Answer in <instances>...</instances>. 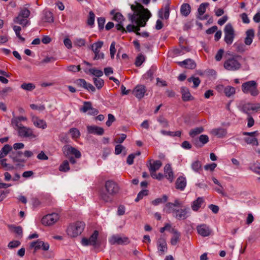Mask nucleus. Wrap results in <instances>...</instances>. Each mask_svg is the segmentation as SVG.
I'll list each match as a JSON object with an SVG mask.
<instances>
[{
    "instance_id": "63",
    "label": "nucleus",
    "mask_w": 260,
    "mask_h": 260,
    "mask_svg": "<svg viewBox=\"0 0 260 260\" xmlns=\"http://www.w3.org/2000/svg\"><path fill=\"white\" fill-rule=\"evenodd\" d=\"M20 244L19 241H13L9 243L8 247L10 248H14L18 247Z\"/></svg>"
},
{
    "instance_id": "24",
    "label": "nucleus",
    "mask_w": 260,
    "mask_h": 260,
    "mask_svg": "<svg viewBox=\"0 0 260 260\" xmlns=\"http://www.w3.org/2000/svg\"><path fill=\"white\" fill-rule=\"evenodd\" d=\"M31 121L34 125L39 128L45 129L47 127V123L45 121L40 119L38 117L32 116Z\"/></svg>"
},
{
    "instance_id": "19",
    "label": "nucleus",
    "mask_w": 260,
    "mask_h": 260,
    "mask_svg": "<svg viewBox=\"0 0 260 260\" xmlns=\"http://www.w3.org/2000/svg\"><path fill=\"white\" fill-rule=\"evenodd\" d=\"M30 247H34L35 251L40 249L47 251L49 249V245L48 243H45L40 240H38L32 242L30 244Z\"/></svg>"
},
{
    "instance_id": "17",
    "label": "nucleus",
    "mask_w": 260,
    "mask_h": 260,
    "mask_svg": "<svg viewBox=\"0 0 260 260\" xmlns=\"http://www.w3.org/2000/svg\"><path fill=\"white\" fill-rule=\"evenodd\" d=\"M146 92V87L143 85H138L133 90V94L138 99H142Z\"/></svg>"
},
{
    "instance_id": "56",
    "label": "nucleus",
    "mask_w": 260,
    "mask_h": 260,
    "mask_svg": "<svg viewBox=\"0 0 260 260\" xmlns=\"http://www.w3.org/2000/svg\"><path fill=\"white\" fill-rule=\"evenodd\" d=\"M9 227L10 229H13L14 232L18 235H22V229L21 226H15L14 225H9Z\"/></svg>"
},
{
    "instance_id": "1",
    "label": "nucleus",
    "mask_w": 260,
    "mask_h": 260,
    "mask_svg": "<svg viewBox=\"0 0 260 260\" xmlns=\"http://www.w3.org/2000/svg\"><path fill=\"white\" fill-rule=\"evenodd\" d=\"M131 9L134 11L133 14H128V17L129 20L132 22L135 23L137 25L129 24L126 26V31L136 32L137 35H140L139 31L140 30V27H144L146 25L147 21L151 16L150 12L147 8L140 3H137L136 5H132Z\"/></svg>"
},
{
    "instance_id": "4",
    "label": "nucleus",
    "mask_w": 260,
    "mask_h": 260,
    "mask_svg": "<svg viewBox=\"0 0 260 260\" xmlns=\"http://www.w3.org/2000/svg\"><path fill=\"white\" fill-rule=\"evenodd\" d=\"M240 55H234L228 58L224 62V68L231 71H235L239 70L241 67Z\"/></svg>"
},
{
    "instance_id": "30",
    "label": "nucleus",
    "mask_w": 260,
    "mask_h": 260,
    "mask_svg": "<svg viewBox=\"0 0 260 260\" xmlns=\"http://www.w3.org/2000/svg\"><path fill=\"white\" fill-rule=\"evenodd\" d=\"M181 92L182 93V99L183 101H188L192 100L193 98L191 95L188 89L186 87H181Z\"/></svg>"
},
{
    "instance_id": "7",
    "label": "nucleus",
    "mask_w": 260,
    "mask_h": 260,
    "mask_svg": "<svg viewBox=\"0 0 260 260\" xmlns=\"http://www.w3.org/2000/svg\"><path fill=\"white\" fill-rule=\"evenodd\" d=\"M242 90L245 93H249L252 96H256L258 94L257 84L254 81H250L244 83L242 85Z\"/></svg>"
},
{
    "instance_id": "14",
    "label": "nucleus",
    "mask_w": 260,
    "mask_h": 260,
    "mask_svg": "<svg viewBox=\"0 0 260 260\" xmlns=\"http://www.w3.org/2000/svg\"><path fill=\"white\" fill-rule=\"evenodd\" d=\"M80 111L83 113L87 112L90 115H96L99 113V111L92 107L90 102H84L83 107L80 108Z\"/></svg>"
},
{
    "instance_id": "42",
    "label": "nucleus",
    "mask_w": 260,
    "mask_h": 260,
    "mask_svg": "<svg viewBox=\"0 0 260 260\" xmlns=\"http://www.w3.org/2000/svg\"><path fill=\"white\" fill-rule=\"evenodd\" d=\"M168 200V197L164 194L163 195L162 198H159L155 199L154 200L152 201V204L154 206H157L159 204L165 203L167 202Z\"/></svg>"
},
{
    "instance_id": "28",
    "label": "nucleus",
    "mask_w": 260,
    "mask_h": 260,
    "mask_svg": "<svg viewBox=\"0 0 260 260\" xmlns=\"http://www.w3.org/2000/svg\"><path fill=\"white\" fill-rule=\"evenodd\" d=\"M246 37L244 39V43L246 45H250L253 41L254 37V31L253 29H248L246 31Z\"/></svg>"
},
{
    "instance_id": "38",
    "label": "nucleus",
    "mask_w": 260,
    "mask_h": 260,
    "mask_svg": "<svg viewBox=\"0 0 260 260\" xmlns=\"http://www.w3.org/2000/svg\"><path fill=\"white\" fill-rule=\"evenodd\" d=\"M43 17L42 20L44 22L48 23H52L53 22V16L52 13L50 11H44L43 13Z\"/></svg>"
},
{
    "instance_id": "49",
    "label": "nucleus",
    "mask_w": 260,
    "mask_h": 260,
    "mask_svg": "<svg viewBox=\"0 0 260 260\" xmlns=\"http://www.w3.org/2000/svg\"><path fill=\"white\" fill-rule=\"evenodd\" d=\"M148 190L147 189H144L139 192L137 198L135 199V202H138L140 200L142 199L144 197L148 195Z\"/></svg>"
},
{
    "instance_id": "41",
    "label": "nucleus",
    "mask_w": 260,
    "mask_h": 260,
    "mask_svg": "<svg viewBox=\"0 0 260 260\" xmlns=\"http://www.w3.org/2000/svg\"><path fill=\"white\" fill-rule=\"evenodd\" d=\"M209 5V4L208 3H202L198 9V12L199 16H202L206 12V8Z\"/></svg>"
},
{
    "instance_id": "5",
    "label": "nucleus",
    "mask_w": 260,
    "mask_h": 260,
    "mask_svg": "<svg viewBox=\"0 0 260 260\" xmlns=\"http://www.w3.org/2000/svg\"><path fill=\"white\" fill-rule=\"evenodd\" d=\"M30 14V11L26 8L20 9L18 16L14 18V22L15 23L22 25L23 27H26L30 24V21L28 19Z\"/></svg>"
},
{
    "instance_id": "3",
    "label": "nucleus",
    "mask_w": 260,
    "mask_h": 260,
    "mask_svg": "<svg viewBox=\"0 0 260 260\" xmlns=\"http://www.w3.org/2000/svg\"><path fill=\"white\" fill-rule=\"evenodd\" d=\"M118 185L112 180H108L105 184V189L100 191V198L105 202H111L112 201V197L118 192Z\"/></svg>"
},
{
    "instance_id": "18",
    "label": "nucleus",
    "mask_w": 260,
    "mask_h": 260,
    "mask_svg": "<svg viewBox=\"0 0 260 260\" xmlns=\"http://www.w3.org/2000/svg\"><path fill=\"white\" fill-rule=\"evenodd\" d=\"M157 248L159 255H163L167 251V245L165 239L160 237L157 241Z\"/></svg>"
},
{
    "instance_id": "43",
    "label": "nucleus",
    "mask_w": 260,
    "mask_h": 260,
    "mask_svg": "<svg viewBox=\"0 0 260 260\" xmlns=\"http://www.w3.org/2000/svg\"><path fill=\"white\" fill-rule=\"evenodd\" d=\"M69 163L68 160H64L59 167V170L61 172H68L70 170Z\"/></svg>"
},
{
    "instance_id": "55",
    "label": "nucleus",
    "mask_w": 260,
    "mask_h": 260,
    "mask_svg": "<svg viewBox=\"0 0 260 260\" xmlns=\"http://www.w3.org/2000/svg\"><path fill=\"white\" fill-rule=\"evenodd\" d=\"M93 81L95 85L98 89L102 88L104 83V81L100 78H94Z\"/></svg>"
},
{
    "instance_id": "39",
    "label": "nucleus",
    "mask_w": 260,
    "mask_h": 260,
    "mask_svg": "<svg viewBox=\"0 0 260 260\" xmlns=\"http://www.w3.org/2000/svg\"><path fill=\"white\" fill-rule=\"evenodd\" d=\"M12 114L13 117L11 119V125L15 129H17L18 131V129H19L21 127L23 126L21 123V122L18 120V118L15 116L14 112H13Z\"/></svg>"
},
{
    "instance_id": "59",
    "label": "nucleus",
    "mask_w": 260,
    "mask_h": 260,
    "mask_svg": "<svg viewBox=\"0 0 260 260\" xmlns=\"http://www.w3.org/2000/svg\"><path fill=\"white\" fill-rule=\"evenodd\" d=\"M98 26L100 30L103 29L105 23V18L104 17H99L98 18Z\"/></svg>"
},
{
    "instance_id": "52",
    "label": "nucleus",
    "mask_w": 260,
    "mask_h": 260,
    "mask_svg": "<svg viewBox=\"0 0 260 260\" xmlns=\"http://www.w3.org/2000/svg\"><path fill=\"white\" fill-rule=\"evenodd\" d=\"M89 72L93 75L98 77H100L103 75L102 71L95 68L90 69Z\"/></svg>"
},
{
    "instance_id": "21",
    "label": "nucleus",
    "mask_w": 260,
    "mask_h": 260,
    "mask_svg": "<svg viewBox=\"0 0 260 260\" xmlns=\"http://www.w3.org/2000/svg\"><path fill=\"white\" fill-rule=\"evenodd\" d=\"M22 154L20 151H11L9 156L14 162H24L25 160L22 158Z\"/></svg>"
},
{
    "instance_id": "32",
    "label": "nucleus",
    "mask_w": 260,
    "mask_h": 260,
    "mask_svg": "<svg viewBox=\"0 0 260 260\" xmlns=\"http://www.w3.org/2000/svg\"><path fill=\"white\" fill-rule=\"evenodd\" d=\"M172 233L173 234L170 241L171 244L172 245H176L179 241L180 237V234L178 231L175 229H172Z\"/></svg>"
},
{
    "instance_id": "25",
    "label": "nucleus",
    "mask_w": 260,
    "mask_h": 260,
    "mask_svg": "<svg viewBox=\"0 0 260 260\" xmlns=\"http://www.w3.org/2000/svg\"><path fill=\"white\" fill-rule=\"evenodd\" d=\"M88 133L94 135L101 136L104 133V129L101 127L95 125H88L87 126Z\"/></svg>"
},
{
    "instance_id": "22",
    "label": "nucleus",
    "mask_w": 260,
    "mask_h": 260,
    "mask_svg": "<svg viewBox=\"0 0 260 260\" xmlns=\"http://www.w3.org/2000/svg\"><path fill=\"white\" fill-rule=\"evenodd\" d=\"M177 64L181 67L191 70L195 69L197 66L195 61L190 58L185 59L182 61H178Z\"/></svg>"
},
{
    "instance_id": "58",
    "label": "nucleus",
    "mask_w": 260,
    "mask_h": 260,
    "mask_svg": "<svg viewBox=\"0 0 260 260\" xmlns=\"http://www.w3.org/2000/svg\"><path fill=\"white\" fill-rule=\"evenodd\" d=\"M74 83L77 86L79 87H82L83 88L85 87V85L87 84L86 81L83 79L76 80Z\"/></svg>"
},
{
    "instance_id": "60",
    "label": "nucleus",
    "mask_w": 260,
    "mask_h": 260,
    "mask_svg": "<svg viewBox=\"0 0 260 260\" xmlns=\"http://www.w3.org/2000/svg\"><path fill=\"white\" fill-rule=\"evenodd\" d=\"M113 19L118 22L122 23L124 20V18L120 13L117 12L114 15Z\"/></svg>"
},
{
    "instance_id": "36",
    "label": "nucleus",
    "mask_w": 260,
    "mask_h": 260,
    "mask_svg": "<svg viewBox=\"0 0 260 260\" xmlns=\"http://www.w3.org/2000/svg\"><path fill=\"white\" fill-rule=\"evenodd\" d=\"M12 147L9 144H6L0 151V159L5 157L10 152H11Z\"/></svg>"
},
{
    "instance_id": "6",
    "label": "nucleus",
    "mask_w": 260,
    "mask_h": 260,
    "mask_svg": "<svg viewBox=\"0 0 260 260\" xmlns=\"http://www.w3.org/2000/svg\"><path fill=\"white\" fill-rule=\"evenodd\" d=\"M85 224L83 222L77 221L70 224L67 230V233L71 237H76L80 235L85 228Z\"/></svg>"
},
{
    "instance_id": "37",
    "label": "nucleus",
    "mask_w": 260,
    "mask_h": 260,
    "mask_svg": "<svg viewBox=\"0 0 260 260\" xmlns=\"http://www.w3.org/2000/svg\"><path fill=\"white\" fill-rule=\"evenodd\" d=\"M170 15V4L169 3L167 4L164 7V16H162V9H161L159 11V16L161 18H165V19H168Z\"/></svg>"
},
{
    "instance_id": "54",
    "label": "nucleus",
    "mask_w": 260,
    "mask_h": 260,
    "mask_svg": "<svg viewBox=\"0 0 260 260\" xmlns=\"http://www.w3.org/2000/svg\"><path fill=\"white\" fill-rule=\"evenodd\" d=\"M70 133L72 135V137L73 139L78 138L80 137V133L79 131L76 128H72L70 130Z\"/></svg>"
},
{
    "instance_id": "40",
    "label": "nucleus",
    "mask_w": 260,
    "mask_h": 260,
    "mask_svg": "<svg viewBox=\"0 0 260 260\" xmlns=\"http://www.w3.org/2000/svg\"><path fill=\"white\" fill-rule=\"evenodd\" d=\"M192 169L196 172L200 173L202 170V164L199 160L193 162L191 165Z\"/></svg>"
},
{
    "instance_id": "33",
    "label": "nucleus",
    "mask_w": 260,
    "mask_h": 260,
    "mask_svg": "<svg viewBox=\"0 0 260 260\" xmlns=\"http://www.w3.org/2000/svg\"><path fill=\"white\" fill-rule=\"evenodd\" d=\"M164 172L167 179L172 181L174 178V174L170 164H168L165 166Z\"/></svg>"
},
{
    "instance_id": "16",
    "label": "nucleus",
    "mask_w": 260,
    "mask_h": 260,
    "mask_svg": "<svg viewBox=\"0 0 260 260\" xmlns=\"http://www.w3.org/2000/svg\"><path fill=\"white\" fill-rule=\"evenodd\" d=\"M198 233L202 237L209 236L212 233V230L206 224H201L197 226Z\"/></svg>"
},
{
    "instance_id": "8",
    "label": "nucleus",
    "mask_w": 260,
    "mask_h": 260,
    "mask_svg": "<svg viewBox=\"0 0 260 260\" xmlns=\"http://www.w3.org/2000/svg\"><path fill=\"white\" fill-rule=\"evenodd\" d=\"M224 32L225 42L228 45L232 44L235 38V31L231 24L228 23L225 26Z\"/></svg>"
},
{
    "instance_id": "12",
    "label": "nucleus",
    "mask_w": 260,
    "mask_h": 260,
    "mask_svg": "<svg viewBox=\"0 0 260 260\" xmlns=\"http://www.w3.org/2000/svg\"><path fill=\"white\" fill-rule=\"evenodd\" d=\"M18 134L19 136L23 138H29L31 139L36 138L37 136L30 127L23 126L18 129Z\"/></svg>"
},
{
    "instance_id": "48",
    "label": "nucleus",
    "mask_w": 260,
    "mask_h": 260,
    "mask_svg": "<svg viewBox=\"0 0 260 260\" xmlns=\"http://www.w3.org/2000/svg\"><path fill=\"white\" fill-rule=\"evenodd\" d=\"M187 81L189 82H192L193 83V87L195 88L198 87L201 83V80L198 77H191L190 78H188Z\"/></svg>"
},
{
    "instance_id": "31",
    "label": "nucleus",
    "mask_w": 260,
    "mask_h": 260,
    "mask_svg": "<svg viewBox=\"0 0 260 260\" xmlns=\"http://www.w3.org/2000/svg\"><path fill=\"white\" fill-rule=\"evenodd\" d=\"M161 166L162 163L160 160H155L152 163L151 160H150L148 166L149 171L156 172L159 169Z\"/></svg>"
},
{
    "instance_id": "61",
    "label": "nucleus",
    "mask_w": 260,
    "mask_h": 260,
    "mask_svg": "<svg viewBox=\"0 0 260 260\" xmlns=\"http://www.w3.org/2000/svg\"><path fill=\"white\" fill-rule=\"evenodd\" d=\"M224 53V50L223 49H220L215 55V59L217 61H219L221 60L223 54Z\"/></svg>"
},
{
    "instance_id": "20",
    "label": "nucleus",
    "mask_w": 260,
    "mask_h": 260,
    "mask_svg": "<svg viewBox=\"0 0 260 260\" xmlns=\"http://www.w3.org/2000/svg\"><path fill=\"white\" fill-rule=\"evenodd\" d=\"M260 110V104L246 103L242 105V110L243 112L249 113L251 111H257Z\"/></svg>"
},
{
    "instance_id": "44",
    "label": "nucleus",
    "mask_w": 260,
    "mask_h": 260,
    "mask_svg": "<svg viewBox=\"0 0 260 260\" xmlns=\"http://www.w3.org/2000/svg\"><path fill=\"white\" fill-rule=\"evenodd\" d=\"M95 15L94 13L90 11L89 13V16L87 19V24L91 27H92L94 23Z\"/></svg>"
},
{
    "instance_id": "29",
    "label": "nucleus",
    "mask_w": 260,
    "mask_h": 260,
    "mask_svg": "<svg viewBox=\"0 0 260 260\" xmlns=\"http://www.w3.org/2000/svg\"><path fill=\"white\" fill-rule=\"evenodd\" d=\"M175 184L176 189L183 190L186 185L185 178L183 177H178L176 180Z\"/></svg>"
},
{
    "instance_id": "15",
    "label": "nucleus",
    "mask_w": 260,
    "mask_h": 260,
    "mask_svg": "<svg viewBox=\"0 0 260 260\" xmlns=\"http://www.w3.org/2000/svg\"><path fill=\"white\" fill-rule=\"evenodd\" d=\"M62 151L66 156L70 154L74 155L75 157L79 158L81 156V152L76 148L73 147L70 145H66L62 147Z\"/></svg>"
},
{
    "instance_id": "2",
    "label": "nucleus",
    "mask_w": 260,
    "mask_h": 260,
    "mask_svg": "<svg viewBox=\"0 0 260 260\" xmlns=\"http://www.w3.org/2000/svg\"><path fill=\"white\" fill-rule=\"evenodd\" d=\"M164 210L167 213H172L173 217L179 220L187 219L190 214L189 207L183 205V202L179 199L175 200L174 203H167Z\"/></svg>"
},
{
    "instance_id": "35",
    "label": "nucleus",
    "mask_w": 260,
    "mask_h": 260,
    "mask_svg": "<svg viewBox=\"0 0 260 260\" xmlns=\"http://www.w3.org/2000/svg\"><path fill=\"white\" fill-rule=\"evenodd\" d=\"M204 131L203 127L200 126L191 129L189 132V135L192 138H194L196 136L203 133Z\"/></svg>"
},
{
    "instance_id": "51",
    "label": "nucleus",
    "mask_w": 260,
    "mask_h": 260,
    "mask_svg": "<svg viewBox=\"0 0 260 260\" xmlns=\"http://www.w3.org/2000/svg\"><path fill=\"white\" fill-rule=\"evenodd\" d=\"M157 121L162 127H168L169 126L168 121L162 116H159L157 118Z\"/></svg>"
},
{
    "instance_id": "23",
    "label": "nucleus",
    "mask_w": 260,
    "mask_h": 260,
    "mask_svg": "<svg viewBox=\"0 0 260 260\" xmlns=\"http://www.w3.org/2000/svg\"><path fill=\"white\" fill-rule=\"evenodd\" d=\"M205 200L203 197H198L196 200L193 201L191 204V209L195 212L199 210L200 208L204 205Z\"/></svg>"
},
{
    "instance_id": "57",
    "label": "nucleus",
    "mask_w": 260,
    "mask_h": 260,
    "mask_svg": "<svg viewBox=\"0 0 260 260\" xmlns=\"http://www.w3.org/2000/svg\"><path fill=\"white\" fill-rule=\"evenodd\" d=\"M13 91V89L10 87H7L4 88L3 90H0V96H6L9 93Z\"/></svg>"
},
{
    "instance_id": "27",
    "label": "nucleus",
    "mask_w": 260,
    "mask_h": 260,
    "mask_svg": "<svg viewBox=\"0 0 260 260\" xmlns=\"http://www.w3.org/2000/svg\"><path fill=\"white\" fill-rule=\"evenodd\" d=\"M211 134L219 138L224 137L227 134V131L225 128L219 127L213 129Z\"/></svg>"
},
{
    "instance_id": "47",
    "label": "nucleus",
    "mask_w": 260,
    "mask_h": 260,
    "mask_svg": "<svg viewBox=\"0 0 260 260\" xmlns=\"http://www.w3.org/2000/svg\"><path fill=\"white\" fill-rule=\"evenodd\" d=\"M21 88L27 91H31L35 88V85L31 83H24L21 85Z\"/></svg>"
},
{
    "instance_id": "9",
    "label": "nucleus",
    "mask_w": 260,
    "mask_h": 260,
    "mask_svg": "<svg viewBox=\"0 0 260 260\" xmlns=\"http://www.w3.org/2000/svg\"><path fill=\"white\" fill-rule=\"evenodd\" d=\"M59 219V215L56 213L47 214L44 216L41 220L44 225H51L55 223Z\"/></svg>"
},
{
    "instance_id": "53",
    "label": "nucleus",
    "mask_w": 260,
    "mask_h": 260,
    "mask_svg": "<svg viewBox=\"0 0 260 260\" xmlns=\"http://www.w3.org/2000/svg\"><path fill=\"white\" fill-rule=\"evenodd\" d=\"M86 41L84 39L82 38H76L74 41V44L75 46L78 47H82L85 46Z\"/></svg>"
},
{
    "instance_id": "34",
    "label": "nucleus",
    "mask_w": 260,
    "mask_h": 260,
    "mask_svg": "<svg viewBox=\"0 0 260 260\" xmlns=\"http://www.w3.org/2000/svg\"><path fill=\"white\" fill-rule=\"evenodd\" d=\"M191 7L188 4H183L180 8L181 14L184 16H187L190 13Z\"/></svg>"
},
{
    "instance_id": "13",
    "label": "nucleus",
    "mask_w": 260,
    "mask_h": 260,
    "mask_svg": "<svg viewBox=\"0 0 260 260\" xmlns=\"http://www.w3.org/2000/svg\"><path fill=\"white\" fill-rule=\"evenodd\" d=\"M257 134V132L255 131L253 132H243V135L244 136H248V137L244 138L245 142L248 144L252 145L258 146V142L257 139L255 138L256 135Z\"/></svg>"
},
{
    "instance_id": "62",
    "label": "nucleus",
    "mask_w": 260,
    "mask_h": 260,
    "mask_svg": "<svg viewBox=\"0 0 260 260\" xmlns=\"http://www.w3.org/2000/svg\"><path fill=\"white\" fill-rule=\"evenodd\" d=\"M108 116V119L106 121V124L108 126H110L112 124V123L115 121V119L114 116L111 114H109Z\"/></svg>"
},
{
    "instance_id": "64",
    "label": "nucleus",
    "mask_w": 260,
    "mask_h": 260,
    "mask_svg": "<svg viewBox=\"0 0 260 260\" xmlns=\"http://www.w3.org/2000/svg\"><path fill=\"white\" fill-rule=\"evenodd\" d=\"M124 149V147L122 145L120 144L117 145L115 147V153L116 155L119 154Z\"/></svg>"
},
{
    "instance_id": "26",
    "label": "nucleus",
    "mask_w": 260,
    "mask_h": 260,
    "mask_svg": "<svg viewBox=\"0 0 260 260\" xmlns=\"http://www.w3.org/2000/svg\"><path fill=\"white\" fill-rule=\"evenodd\" d=\"M209 141V137L207 135H201L199 137V140L194 139L193 140V142L197 147H202L207 144Z\"/></svg>"
},
{
    "instance_id": "11",
    "label": "nucleus",
    "mask_w": 260,
    "mask_h": 260,
    "mask_svg": "<svg viewBox=\"0 0 260 260\" xmlns=\"http://www.w3.org/2000/svg\"><path fill=\"white\" fill-rule=\"evenodd\" d=\"M109 242L111 245H125L129 243L128 238L126 237H120L119 235H114L109 239Z\"/></svg>"
},
{
    "instance_id": "10",
    "label": "nucleus",
    "mask_w": 260,
    "mask_h": 260,
    "mask_svg": "<svg viewBox=\"0 0 260 260\" xmlns=\"http://www.w3.org/2000/svg\"><path fill=\"white\" fill-rule=\"evenodd\" d=\"M98 236L99 232L95 230L88 239L86 238H83L81 241V243L83 246L92 245L95 247L97 245Z\"/></svg>"
},
{
    "instance_id": "50",
    "label": "nucleus",
    "mask_w": 260,
    "mask_h": 260,
    "mask_svg": "<svg viewBox=\"0 0 260 260\" xmlns=\"http://www.w3.org/2000/svg\"><path fill=\"white\" fill-rule=\"evenodd\" d=\"M145 56L142 54L139 55L136 59L135 65L137 67H140L145 61Z\"/></svg>"
},
{
    "instance_id": "46",
    "label": "nucleus",
    "mask_w": 260,
    "mask_h": 260,
    "mask_svg": "<svg viewBox=\"0 0 260 260\" xmlns=\"http://www.w3.org/2000/svg\"><path fill=\"white\" fill-rule=\"evenodd\" d=\"M224 92L226 96L230 97L235 93L234 87L230 86H226L224 89Z\"/></svg>"
},
{
    "instance_id": "45",
    "label": "nucleus",
    "mask_w": 260,
    "mask_h": 260,
    "mask_svg": "<svg viewBox=\"0 0 260 260\" xmlns=\"http://www.w3.org/2000/svg\"><path fill=\"white\" fill-rule=\"evenodd\" d=\"M249 169L257 174L260 175V164L256 162L252 164Z\"/></svg>"
}]
</instances>
